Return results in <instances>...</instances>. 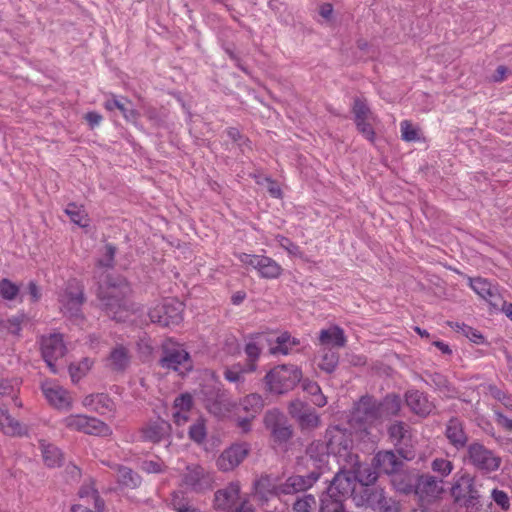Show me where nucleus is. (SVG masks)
Masks as SVG:
<instances>
[{"instance_id": "obj_15", "label": "nucleus", "mask_w": 512, "mask_h": 512, "mask_svg": "<svg viewBox=\"0 0 512 512\" xmlns=\"http://www.w3.org/2000/svg\"><path fill=\"white\" fill-rule=\"evenodd\" d=\"M307 458V466L313 470L311 472H318L319 478L329 470L328 463L330 452L324 441L315 440L311 442L305 451Z\"/></svg>"}, {"instance_id": "obj_40", "label": "nucleus", "mask_w": 512, "mask_h": 512, "mask_svg": "<svg viewBox=\"0 0 512 512\" xmlns=\"http://www.w3.org/2000/svg\"><path fill=\"white\" fill-rule=\"evenodd\" d=\"M300 344L299 339L292 337L288 332L282 333L276 339V346L270 348V353L287 355L289 351Z\"/></svg>"}, {"instance_id": "obj_30", "label": "nucleus", "mask_w": 512, "mask_h": 512, "mask_svg": "<svg viewBox=\"0 0 512 512\" xmlns=\"http://www.w3.org/2000/svg\"><path fill=\"white\" fill-rule=\"evenodd\" d=\"M442 480H438L435 476L430 474L417 475V495L427 497H438L443 492V488L440 486Z\"/></svg>"}, {"instance_id": "obj_48", "label": "nucleus", "mask_w": 512, "mask_h": 512, "mask_svg": "<svg viewBox=\"0 0 512 512\" xmlns=\"http://www.w3.org/2000/svg\"><path fill=\"white\" fill-rule=\"evenodd\" d=\"M65 213L69 216L73 223L79 225L80 227H85L88 225L87 214L75 203H69L65 209Z\"/></svg>"}, {"instance_id": "obj_47", "label": "nucleus", "mask_w": 512, "mask_h": 512, "mask_svg": "<svg viewBox=\"0 0 512 512\" xmlns=\"http://www.w3.org/2000/svg\"><path fill=\"white\" fill-rule=\"evenodd\" d=\"M339 363V354L337 352L328 349L324 351V354L321 358V362L319 363V368L322 371H325L328 374H331L335 371Z\"/></svg>"}, {"instance_id": "obj_59", "label": "nucleus", "mask_w": 512, "mask_h": 512, "mask_svg": "<svg viewBox=\"0 0 512 512\" xmlns=\"http://www.w3.org/2000/svg\"><path fill=\"white\" fill-rule=\"evenodd\" d=\"M227 135L233 142L237 143V145L240 148L248 146L250 143V140L246 136L241 134V132L235 127L228 128Z\"/></svg>"}, {"instance_id": "obj_11", "label": "nucleus", "mask_w": 512, "mask_h": 512, "mask_svg": "<svg viewBox=\"0 0 512 512\" xmlns=\"http://www.w3.org/2000/svg\"><path fill=\"white\" fill-rule=\"evenodd\" d=\"M288 412L302 430H313L320 425L315 408L300 399H294L289 403Z\"/></svg>"}, {"instance_id": "obj_35", "label": "nucleus", "mask_w": 512, "mask_h": 512, "mask_svg": "<svg viewBox=\"0 0 512 512\" xmlns=\"http://www.w3.org/2000/svg\"><path fill=\"white\" fill-rule=\"evenodd\" d=\"M255 269L260 277L266 279H275L282 274V267L272 258L259 255Z\"/></svg>"}, {"instance_id": "obj_28", "label": "nucleus", "mask_w": 512, "mask_h": 512, "mask_svg": "<svg viewBox=\"0 0 512 512\" xmlns=\"http://www.w3.org/2000/svg\"><path fill=\"white\" fill-rule=\"evenodd\" d=\"M417 475L413 471H401V469L391 476L393 488L402 494L409 495L416 493Z\"/></svg>"}, {"instance_id": "obj_19", "label": "nucleus", "mask_w": 512, "mask_h": 512, "mask_svg": "<svg viewBox=\"0 0 512 512\" xmlns=\"http://www.w3.org/2000/svg\"><path fill=\"white\" fill-rule=\"evenodd\" d=\"M404 397L410 411L419 417H427L435 408L433 402L428 399V396L419 390H408Z\"/></svg>"}, {"instance_id": "obj_10", "label": "nucleus", "mask_w": 512, "mask_h": 512, "mask_svg": "<svg viewBox=\"0 0 512 512\" xmlns=\"http://www.w3.org/2000/svg\"><path fill=\"white\" fill-rule=\"evenodd\" d=\"M84 302L85 295L83 287L78 283H75V286L69 283L61 300L64 315L74 322L79 323L83 320L82 305Z\"/></svg>"}, {"instance_id": "obj_13", "label": "nucleus", "mask_w": 512, "mask_h": 512, "mask_svg": "<svg viewBox=\"0 0 512 512\" xmlns=\"http://www.w3.org/2000/svg\"><path fill=\"white\" fill-rule=\"evenodd\" d=\"M41 354L50 368L51 372L57 373L55 362L65 355L66 347L63 337L59 333L42 336L41 341Z\"/></svg>"}, {"instance_id": "obj_24", "label": "nucleus", "mask_w": 512, "mask_h": 512, "mask_svg": "<svg viewBox=\"0 0 512 512\" xmlns=\"http://www.w3.org/2000/svg\"><path fill=\"white\" fill-rule=\"evenodd\" d=\"M373 466L377 467L379 472L392 476L402 468L403 461L392 450H384L374 455Z\"/></svg>"}, {"instance_id": "obj_29", "label": "nucleus", "mask_w": 512, "mask_h": 512, "mask_svg": "<svg viewBox=\"0 0 512 512\" xmlns=\"http://www.w3.org/2000/svg\"><path fill=\"white\" fill-rule=\"evenodd\" d=\"M376 404L379 409L380 420L397 417L402 407V399L396 393H388L383 399L377 400Z\"/></svg>"}, {"instance_id": "obj_31", "label": "nucleus", "mask_w": 512, "mask_h": 512, "mask_svg": "<svg viewBox=\"0 0 512 512\" xmlns=\"http://www.w3.org/2000/svg\"><path fill=\"white\" fill-rule=\"evenodd\" d=\"M387 434L395 446L407 445L411 440V428L404 421H393L387 427Z\"/></svg>"}, {"instance_id": "obj_25", "label": "nucleus", "mask_w": 512, "mask_h": 512, "mask_svg": "<svg viewBox=\"0 0 512 512\" xmlns=\"http://www.w3.org/2000/svg\"><path fill=\"white\" fill-rule=\"evenodd\" d=\"M445 436L449 443L457 450H461L468 446V436L464 430V424L457 417H452L447 422Z\"/></svg>"}, {"instance_id": "obj_34", "label": "nucleus", "mask_w": 512, "mask_h": 512, "mask_svg": "<svg viewBox=\"0 0 512 512\" xmlns=\"http://www.w3.org/2000/svg\"><path fill=\"white\" fill-rule=\"evenodd\" d=\"M0 429L10 436H23L27 434V427L14 419L6 409L0 408Z\"/></svg>"}, {"instance_id": "obj_39", "label": "nucleus", "mask_w": 512, "mask_h": 512, "mask_svg": "<svg viewBox=\"0 0 512 512\" xmlns=\"http://www.w3.org/2000/svg\"><path fill=\"white\" fill-rule=\"evenodd\" d=\"M344 501L326 490L320 496L319 512H346Z\"/></svg>"}, {"instance_id": "obj_58", "label": "nucleus", "mask_w": 512, "mask_h": 512, "mask_svg": "<svg viewBox=\"0 0 512 512\" xmlns=\"http://www.w3.org/2000/svg\"><path fill=\"white\" fill-rule=\"evenodd\" d=\"M193 398L189 393H182L174 400V407L183 412H187L192 408Z\"/></svg>"}, {"instance_id": "obj_54", "label": "nucleus", "mask_w": 512, "mask_h": 512, "mask_svg": "<svg viewBox=\"0 0 512 512\" xmlns=\"http://www.w3.org/2000/svg\"><path fill=\"white\" fill-rule=\"evenodd\" d=\"M316 506V499L313 495H305L298 498L293 504L294 512H312Z\"/></svg>"}, {"instance_id": "obj_20", "label": "nucleus", "mask_w": 512, "mask_h": 512, "mask_svg": "<svg viewBox=\"0 0 512 512\" xmlns=\"http://www.w3.org/2000/svg\"><path fill=\"white\" fill-rule=\"evenodd\" d=\"M472 289L483 299H485L491 309L497 310L500 308L502 301L504 300L502 296L498 293V290L495 286L492 285L487 279L478 277L474 278L471 281Z\"/></svg>"}, {"instance_id": "obj_52", "label": "nucleus", "mask_w": 512, "mask_h": 512, "mask_svg": "<svg viewBox=\"0 0 512 512\" xmlns=\"http://www.w3.org/2000/svg\"><path fill=\"white\" fill-rule=\"evenodd\" d=\"M370 120L371 119H360L355 120L354 123L356 125L358 132L362 134V136L365 137L369 142L374 143L376 133L370 123Z\"/></svg>"}, {"instance_id": "obj_9", "label": "nucleus", "mask_w": 512, "mask_h": 512, "mask_svg": "<svg viewBox=\"0 0 512 512\" xmlns=\"http://www.w3.org/2000/svg\"><path fill=\"white\" fill-rule=\"evenodd\" d=\"M325 482H329L326 490L330 493L345 500L348 496H351L354 501V495L358 486L356 485L353 472L347 464H343L334 477L331 480L326 479Z\"/></svg>"}, {"instance_id": "obj_45", "label": "nucleus", "mask_w": 512, "mask_h": 512, "mask_svg": "<svg viewBox=\"0 0 512 512\" xmlns=\"http://www.w3.org/2000/svg\"><path fill=\"white\" fill-rule=\"evenodd\" d=\"M171 496V505L176 512H191L198 509L193 507L190 499L182 491H175Z\"/></svg>"}, {"instance_id": "obj_18", "label": "nucleus", "mask_w": 512, "mask_h": 512, "mask_svg": "<svg viewBox=\"0 0 512 512\" xmlns=\"http://www.w3.org/2000/svg\"><path fill=\"white\" fill-rule=\"evenodd\" d=\"M384 493L385 490L379 485H358L353 502L357 507L373 510Z\"/></svg>"}, {"instance_id": "obj_8", "label": "nucleus", "mask_w": 512, "mask_h": 512, "mask_svg": "<svg viewBox=\"0 0 512 512\" xmlns=\"http://www.w3.org/2000/svg\"><path fill=\"white\" fill-rule=\"evenodd\" d=\"M352 421L359 427H372L381 422L374 396L364 395L354 404Z\"/></svg>"}, {"instance_id": "obj_50", "label": "nucleus", "mask_w": 512, "mask_h": 512, "mask_svg": "<svg viewBox=\"0 0 512 512\" xmlns=\"http://www.w3.org/2000/svg\"><path fill=\"white\" fill-rule=\"evenodd\" d=\"M19 294V286L10 281L7 278H4L0 281V296L5 299L12 301Z\"/></svg>"}, {"instance_id": "obj_63", "label": "nucleus", "mask_w": 512, "mask_h": 512, "mask_svg": "<svg viewBox=\"0 0 512 512\" xmlns=\"http://www.w3.org/2000/svg\"><path fill=\"white\" fill-rule=\"evenodd\" d=\"M244 351L247 355V359H249L250 361H256L258 360L260 354H261V348L258 347V345L253 342V341H249L246 345H245V348H244Z\"/></svg>"}, {"instance_id": "obj_26", "label": "nucleus", "mask_w": 512, "mask_h": 512, "mask_svg": "<svg viewBox=\"0 0 512 512\" xmlns=\"http://www.w3.org/2000/svg\"><path fill=\"white\" fill-rule=\"evenodd\" d=\"M141 431L145 440L153 443H159L170 436L171 424L166 420L158 418L155 421L147 423Z\"/></svg>"}, {"instance_id": "obj_56", "label": "nucleus", "mask_w": 512, "mask_h": 512, "mask_svg": "<svg viewBox=\"0 0 512 512\" xmlns=\"http://www.w3.org/2000/svg\"><path fill=\"white\" fill-rule=\"evenodd\" d=\"M188 434L191 440L200 444L206 438V428L202 421H198L189 427Z\"/></svg>"}, {"instance_id": "obj_62", "label": "nucleus", "mask_w": 512, "mask_h": 512, "mask_svg": "<svg viewBox=\"0 0 512 512\" xmlns=\"http://www.w3.org/2000/svg\"><path fill=\"white\" fill-rule=\"evenodd\" d=\"M492 498L497 505L503 510H507L510 507V499L506 492L498 489L492 491Z\"/></svg>"}, {"instance_id": "obj_16", "label": "nucleus", "mask_w": 512, "mask_h": 512, "mask_svg": "<svg viewBox=\"0 0 512 512\" xmlns=\"http://www.w3.org/2000/svg\"><path fill=\"white\" fill-rule=\"evenodd\" d=\"M319 479L318 472H310L307 475H292L285 482L278 484L276 496L293 495L305 491L313 486Z\"/></svg>"}, {"instance_id": "obj_6", "label": "nucleus", "mask_w": 512, "mask_h": 512, "mask_svg": "<svg viewBox=\"0 0 512 512\" xmlns=\"http://www.w3.org/2000/svg\"><path fill=\"white\" fill-rule=\"evenodd\" d=\"M465 459L483 473L494 472L499 469L501 464V458L480 442H473L467 446Z\"/></svg>"}, {"instance_id": "obj_43", "label": "nucleus", "mask_w": 512, "mask_h": 512, "mask_svg": "<svg viewBox=\"0 0 512 512\" xmlns=\"http://www.w3.org/2000/svg\"><path fill=\"white\" fill-rule=\"evenodd\" d=\"M118 482L129 488H136L141 483L140 476L131 468L126 466H119L118 468Z\"/></svg>"}, {"instance_id": "obj_64", "label": "nucleus", "mask_w": 512, "mask_h": 512, "mask_svg": "<svg viewBox=\"0 0 512 512\" xmlns=\"http://www.w3.org/2000/svg\"><path fill=\"white\" fill-rule=\"evenodd\" d=\"M140 468L146 473H161L163 472L162 464L159 461L145 460L140 464Z\"/></svg>"}, {"instance_id": "obj_37", "label": "nucleus", "mask_w": 512, "mask_h": 512, "mask_svg": "<svg viewBox=\"0 0 512 512\" xmlns=\"http://www.w3.org/2000/svg\"><path fill=\"white\" fill-rule=\"evenodd\" d=\"M205 471L199 465H189L183 474V482L192 490L199 492L204 489Z\"/></svg>"}, {"instance_id": "obj_57", "label": "nucleus", "mask_w": 512, "mask_h": 512, "mask_svg": "<svg viewBox=\"0 0 512 512\" xmlns=\"http://www.w3.org/2000/svg\"><path fill=\"white\" fill-rule=\"evenodd\" d=\"M116 250L117 249L113 244L107 243L105 245V253L103 257L98 260L99 266L112 268L114 265Z\"/></svg>"}, {"instance_id": "obj_1", "label": "nucleus", "mask_w": 512, "mask_h": 512, "mask_svg": "<svg viewBox=\"0 0 512 512\" xmlns=\"http://www.w3.org/2000/svg\"><path fill=\"white\" fill-rule=\"evenodd\" d=\"M131 292V285L125 277L108 273L98 282L96 295L102 311L111 319L122 322L131 308L127 299Z\"/></svg>"}, {"instance_id": "obj_44", "label": "nucleus", "mask_w": 512, "mask_h": 512, "mask_svg": "<svg viewBox=\"0 0 512 512\" xmlns=\"http://www.w3.org/2000/svg\"><path fill=\"white\" fill-rule=\"evenodd\" d=\"M278 483L276 478L271 475H262L258 480L255 481L254 487L257 493L262 495H273L276 496Z\"/></svg>"}, {"instance_id": "obj_60", "label": "nucleus", "mask_w": 512, "mask_h": 512, "mask_svg": "<svg viewBox=\"0 0 512 512\" xmlns=\"http://www.w3.org/2000/svg\"><path fill=\"white\" fill-rule=\"evenodd\" d=\"M224 378L232 383H237L244 380L240 364L234 365L231 368H227L224 371Z\"/></svg>"}, {"instance_id": "obj_32", "label": "nucleus", "mask_w": 512, "mask_h": 512, "mask_svg": "<svg viewBox=\"0 0 512 512\" xmlns=\"http://www.w3.org/2000/svg\"><path fill=\"white\" fill-rule=\"evenodd\" d=\"M424 381L447 398H453L457 393L454 385H452L447 377L441 373H426V379Z\"/></svg>"}, {"instance_id": "obj_51", "label": "nucleus", "mask_w": 512, "mask_h": 512, "mask_svg": "<svg viewBox=\"0 0 512 512\" xmlns=\"http://www.w3.org/2000/svg\"><path fill=\"white\" fill-rule=\"evenodd\" d=\"M276 241L281 248L288 252L289 255L300 258L303 256V252L301 251L300 247L288 237L277 235Z\"/></svg>"}, {"instance_id": "obj_38", "label": "nucleus", "mask_w": 512, "mask_h": 512, "mask_svg": "<svg viewBox=\"0 0 512 512\" xmlns=\"http://www.w3.org/2000/svg\"><path fill=\"white\" fill-rule=\"evenodd\" d=\"M206 407L215 416L223 417L230 411L231 402L224 392H218L214 398L207 399Z\"/></svg>"}, {"instance_id": "obj_21", "label": "nucleus", "mask_w": 512, "mask_h": 512, "mask_svg": "<svg viewBox=\"0 0 512 512\" xmlns=\"http://www.w3.org/2000/svg\"><path fill=\"white\" fill-rule=\"evenodd\" d=\"M351 471L353 472L354 478L358 485H376V481L379 477L378 468L371 464H362L359 461V456L356 455V461H350L347 463Z\"/></svg>"}, {"instance_id": "obj_3", "label": "nucleus", "mask_w": 512, "mask_h": 512, "mask_svg": "<svg viewBox=\"0 0 512 512\" xmlns=\"http://www.w3.org/2000/svg\"><path fill=\"white\" fill-rule=\"evenodd\" d=\"M185 305L175 298H166L149 309L148 316L152 323L162 327L177 326L183 321Z\"/></svg>"}, {"instance_id": "obj_14", "label": "nucleus", "mask_w": 512, "mask_h": 512, "mask_svg": "<svg viewBox=\"0 0 512 512\" xmlns=\"http://www.w3.org/2000/svg\"><path fill=\"white\" fill-rule=\"evenodd\" d=\"M451 494L455 501L464 500L467 508L480 505V494L474 486V478L469 474L462 475L452 486Z\"/></svg>"}, {"instance_id": "obj_27", "label": "nucleus", "mask_w": 512, "mask_h": 512, "mask_svg": "<svg viewBox=\"0 0 512 512\" xmlns=\"http://www.w3.org/2000/svg\"><path fill=\"white\" fill-rule=\"evenodd\" d=\"M103 105L108 111L118 109L127 122L137 124L140 113L132 107V103L127 99L123 97L117 98L113 95L111 98L106 99Z\"/></svg>"}, {"instance_id": "obj_55", "label": "nucleus", "mask_w": 512, "mask_h": 512, "mask_svg": "<svg viewBox=\"0 0 512 512\" xmlns=\"http://www.w3.org/2000/svg\"><path fill=\"white\" fill-rule=\"evenodd\" d=\"M431 468L442 477H446L452 472L453 463L444 458H436L432 461Z\"/></svg>"}, {"instance_id": "obj_53", "label": "nucleus", "mask_w": 512, "mask_h": 512, "mask_svg": "<svg viewBox=\"0 0 512 512\" xmlns=\"http://www.w3.org/2000/svg\"><path fill=\"white\" fill-rule=\"evenodd\" d=\"M373 512H400L399 503L391 497H387L386 493L382 495V500L374 507Z\"/></svg>"}, {"instance_id": "obj_17", "label": "nucleus", "mask_w": 512, "mask_h": 512, "mask_svg": "<svg viewBox=\"0 0 512 512\" xmlns=\"http://www.w3.org/2000/svg\"><path fill=\"white\" fill-rule=\"evenodd\" d=\"M249 451L250 448L247 443L233 444L220 454L216 465L223 472L232 471L242 463L249 454Z\"/></svg>"}, {"instance_id": "obj_36", "label": "nucleus", "mask_w": 512, "mask_h": 512, "mask_svg": "<svg viewBox=\"0 0 512 512\" xmlns=\"http://www.w3.org/2000/svg\"><path fill=\"white\" fill-rule=\"evenodd\" d=\"M108 360L113 371L124 372L130 364L128 349L123 345H117L109 353Z\"/></svg>"}, {"instance_id": "obj_12", "label": "nucleus", "mask_w": 512, "mask_h": 512, "mask_svg": "<svg viewBox=\"0 0 512 512\" xmlns=\"http://www.w3.org/2000/svg\"><path fill=\"white\" fill-rule=\"evenodd\" d=\"M264 424L271 432L274 441L279 444L288 442L293 436L292 426L288 423L285 415L277 409L266 412Z\"/></svg>"}, {"instance_id": "obj_5", "label": "nucleus", "mask_w": 512, "mask_h": 512, "mask_svg": "<svg viewBox=\"0 0 512 512\" xmlns=\"http://www.w3.org/2000/svg\"><path fill=\"white\" fill-rule=\"evenodd\" d=\"M161 352L158 361L160 367L173 371L192 369L190 354L181 344L174 342L172 339H167L162 343Z\"/></svg>"}, {"instance_id": "obj_49", "label": "nucleus", "mask_w": 512, "mask_h": 512, "mask_svg": "<svg viewBox=\"0 0 512 512\" xmlns=\"http://www.w3.org/2000/svg\"><path fill=\"white\" fill-rule=\"evenodd\" d=\"M352 112L354 114V121L360 119H372L373 114L365 100L355 98L353 102Z\"/></svg>"}, {"instance_id": "obj_7", "label": "nucleus", "mask_w": 512, "mask_h": 512, "mask_svg": "<svg viewBox=\"0 0 512 512\" xmlns=\"http://www.w3.org/2000/svg\"><path fill=\"white\" fill-rule=\"evenodd\" d=\"M62 424L70 430L85 434L107 437L112 434L111 428L103 421L85 415H69L62 420Z\"/></svg>"}, {"instance_id": "obj_22", "label": "nucleus", "mask_w": 512, "mask_h": 512, "mask_svg": "<svg viewBox=\"0 0 512 512\" xmlns=\"http://www.w3.org/2000/svg\"><path fill=\"white\" fill-rule=\"evenodd\" d=\"M47 401L57 409H70L71 399L68 392L60 385L52 382H44L41 386Z\"/></svg>"}, {"instance_id": "obj_41", "label": "nucleus", "mask_w": 512, "mask_h": 512, "mask_svg": "<svg viewBox=\"0 0 512 512\" xmlns=\"http://www.w3.org/2000/svg\"><path fill=\"white\" fill-rule=\"evenodd\" d=\"M241 406L248 415L256 417L264 407V400L259 394H249L242 400Z\"/></svg>"}, {"instance_id": "obj_2", "label": "nucleus", "mask_w": 512, "mask_h": 512, "mask_svg": "<svg viewBox=\"0 0 512 512\" xmlns=\"http://www.w3.org/2000/svg\"><path fill=\"white\" fill-rule=\"evenodd\" d=\"M302 377V371L298 366L281 364L267 372L263 380L268 392L283 395L293 390L301 382Z\"/></svg>"}, {"instance_id": "obj_33", "label": "nucleus", "mask_w": 512, "mask_h": 512, "mask_svg": "<svg viewBox=\"0 0 512 512\" xmlns=\"http://www.w3.org/2000/svg\"><path fill=\"white\" fill-rule=\"evenodd\" d=\"M319 342L323 346L341 348L346 344V337L344 335L343 329L337 325H334L328 329H322L320 331Z\"/></svg>"}, {"instance_id": "obj_61", "label": "nucleus", "mask_w": 512, "mask_h": 512, "mask_svg": "<svg viewBox=\"0 0 512 512\" xmlns=\"http://www.w3.org/2000/svg\"><path fill=\"white\" fill-rule=\"evenodd\" d=\"M402 139L405 141H416L418 139L417 130L408 122H401Z\"/></svg>"}, {"instance_id": "obj_4", "label": "nucleus", "mask_w": 512, "mask_h": 512, "mask_svg": "<svg viewBox=\"0 0 512 512\" xmlns=\"http://www.w3.org/2000/svg\"><path fill=\"white\" fill-rule=\"evenodd\" d=\"M325 444L331 455L337 457L340 462L342 459L344 464L350 461H356V455L352 452L353 439L352 434L345 429L333 427L326 430Z\"/></svg>"}, {"instance_id": "obj_23", "label": "nucleus", "mask_w": 512, "mask_h": 512, "mask_svg": "<svg viewBox=\"0 0 512 512\" xmlns=\"http://www.w3.org/2000/svg\"><path fill=\"white\" fill-rule=\"evenodd\" d=\"M240 485L231 482L225 488L219 489L214 494V508L220 511H228L239 498Z\"/></svg>"}, {"instance_id": "obj_42", "label": "nucleus", "mask_w": 512, "mask_h": 512, "mask_svg": "<svg viewBox=\"0 0 512 512\" xmlns=\"http://www.w3.org/2000/svg\"><path fill=\"white\" fill-rule=\"evenodd\" d=\"M44 463L48 467H59L62 464V453L60 449L52 444L42 445Z\"/></svg>"}, {"instance_id": "obj_46", "label": "nucleus", "mask_w": 512, "mask_h": 512, "mask_svg": "<svg viewBox=\"0 0 512 512\" xmlns=\"http://www.w3.org/2000/svg\"><path fill=\"white\" fill-rule=\"evenodd\" d=\"M449 325L450 327L455 328L457 331H461L463 335H465L470 341H472L475 344H482L485 341L484 336L478 330L472 328L471 326L465 323L450 322Z\"/></svg>"}]
</instances>
